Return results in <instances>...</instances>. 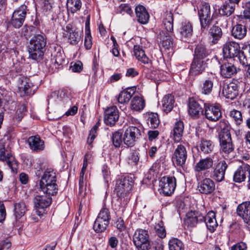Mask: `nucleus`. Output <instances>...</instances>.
I'll return each instance as SVG.
<instances>
[{"mask_svg":"<svg viewBox=\"0 0 250 250\" xmlns=\"http://www.w3.org/2000/svg\"><path fill=\"white\" fill-rule=\"evenodd\" d=\"M180 32L183 37L186 38L190 37L193 32V27L191 23L187 21L182 22Z\"/></svg>","mask_w":250,"mask_h":250,"instance_id":"42","label":"nucleus"},{"mask_svg":"<svg viewBox=\"0 0 250 250\" xmlns=\"http://www.w3.org/2000/svg\"><path fill=\"white\" fill-rule=\"evenodd\" d=\"M135 10L138 21L143 24L147 23L149 19V15L146 8L143 5H139L136 7Z\"/></svg>","mask_w":250,"mask_h":250,"instance_id":"27","label":"nucleus"},{"mask_svg":"<svg viewBox=\"0 0 250 250\" xmlns=\"http://www.w3.org/2000/svg\"><path fill=\"white\" fill-rule=\"evenodd\" d=\"M156 232L161 238H165L166 236V231L165 228L163 226V223L161 222L158 223V225L155 227Z\"/></svg>","mask_w":250,"mask_h":250,"instance_id":"61","label":"nucleus"},{"mask_svg":"<svg viewBox=\"0 0 250 250\" xmlns=\"http://www.w3.org/2000/svg\"><path fill=\"white\" fill-rule=\"evenodd\" d=\"M52 202V198L47 194L37 195L34 199L36 208L43 209L48 207Z\"/></svg>","mask_w":250,"mask_h":250,"instance_id":"26","label":"nucleus"},{"mask_svg":"<svg viewBox=\"0 0 250 250\" xmlns=\"http://www.w3.org/2000/svg\"><path fill=\"white\" fill-rule=\"evenodd\" d=\"M3 100L8 103L12 101V93L5 90H2L0 92V101Z\"/></svg>","mask_w":250,"mask_h":250,"instance_id":"60","label":"nucleus"},{"mask_svg":"<svg viewBox=\"0 0 250 250\" xmlns=\"http://www.w3.org/2000/svg\"><path fill=\"white\" fill-rule=\"evenodd\" d=\"M161 103L162 110L166 113L170 112L174 107L175 104L174 96L170 94L165 95Z\"/></svg>","mask_w":250,"mask_h":250,"instance_id":"28","label":"nucleus"},{"mask_svg":"<svg viewBox=\"0 0 250 250\" xmlns=\"http://www.w3.org/2000/svg\"><path fill=\"white\" fill-rule=\"evenodd\" d=\"M240 69L231 62H225L220 66V75L224 78H230L237 74Z\"/></svg>","mask_w":250,"mask_h":250,"instance_id":"18","label":"nucleus"},{"mask_svg":"<svg viewBox=\"0 0 250 250\" xmlns=\"http://www.w3.org/2000/svg\"><path fill=\"white\" fill-rule=\"evenodd\" d=\"M163 24L166 30V32L172 33L173 30V18L171 13H167L163 21Z\"/></svg>","mask_w":250,"mask_h":250,"instance_id":"40","label":"nucleus"},{"mask_svg":"<svg viewBox=\"0 0 250 250\" xmlns=\"http://www.w3.org/2000/svg\"><path fill=\"white\" fill-rule=\"evenodd\" d=\"M112 142L114 146L119 147L123 142V135L119 131H115L112 133Z\"/></svg>","mask_w":250,"mask_h":250,"instance_id":"50","label":"nucleus"},{"mask_svg":"<svg viewBox=\"0 0 250 250\" xmlns=\"http://www.w3.org/2000/svg\"><path fill=\"white\" fill-rule=\"evenodd\" d=\"M40 188L43 192L48 196L55 195L58 193V187L56 184L48 185H40Z\"/></svg>","mask_w":250,"mask_h":250,"instance_id":"45","label":"nucleus"},{"mask_svg":"<svg viewBox=\"0 0 250 250\" xmlns=\"http://www.w3.org/2000/svg\"><path fill=\"white\" fill-rule=\"evenodd\" d=\"M134 54L139 61L144 64H148L150 62L149 58L146 55L145 51L140 45L134 46Z\"/></svg>","mask_w":250,"mask_h":250,"instance_id":"34","label":"nucleus"},{"mask_svg":"<svg viewBox=\"0 0 250 250\" xmlns=\"http://www.w3.org/2000/svg\"><path fill=\"white\" fill-rule=\"evenodd\" d=\"M56 179V172L51 169H47L44 172L40 181V185H46L47 182L50 180Z\"/></svg>","mask_w":250,"mask_h":250,"instance_id":"38","label":"nucleus"},{"mask_svg":"<svg viewBox=\"0 0 250 250\" xmlns=\"http://www.w3.org/2000/svg\"><path fill=\"white\" fill-rule=\"evenodd\" d=\"M132 178L129 176H120L116 181L114 192L118 196L113 207L119 212L123 213L125 209V204H122V197L128 193L133 186Z\"/></svg>","mask_w":250,"mask_h":250,"instance_id":"1","label":"nucleus"},{"mask_svg":"<svg viewBox=\"0 0 250 250\" xmlns=\"http://www.w3.org/2000/svg\"><path fill=\"white\" fill-rule=\"evenodd\" d=\"M38 85H35L31 80L27 77L21 80L19 89L21 96H30L34 94L38 89Z\"/></svg>","mask_w":250,"mask_h":250,"instance_id":"11","label":"nucleus"},{"mask_svg":"<svg viewBox=\"0 0 250 250\" xmlns=\"http://www.w3.org/2000/svg\"><path fill=\"white\" fill-rule=\"evenodd\" d=\"M214 146L211 141L203 139L201 140L198 147L204 153L208 154L212 151Z\"/></svg>","mask_w":250,"mask_h":250,"instance_id":"39","label":"nucleus"},{"mask_svg":"<svg viewBox=\"0 0 250 250\" xmlns=\"http://www.w3.org/2000/svg\"><path fill=\"white\" fill-rule=\"evenodd\" d=\"M119 112L116 106L107 108L104 111V122L106 125H114L118 120Z\"/></svg>","mask_w":250,"mask_h":250,"instance_id":"16","label":"nucleus"},{"mask_svg":"<svg viewBox=\"0 0 250 250\" xmlns=\"http://www.w3.org/2000/svg\"><path fill=\"white\" fill-rule=\"evenodd\" d=\"M27 142L29 148L33 152H39L44 149V142L39 135L29 137Z\"/></svg>","mask_w":250,"mask_h":250,"instance_id":"19","label":"nucleus"},{"mask_svg":"<svg viewBox=\"0 0 250 250\" xmlns=\"http://www.w3.org/2000/svg\"><path fill=\"white\" fill-rule=\"evenodd\" d=\"M148 121L150 122V125L151 128H157L160 123L158 115L156 113L149 114Z\"/></svg>","mask_w":250,"mask_h":250,"instance_id":"51","label":"nucleus"},{"mask_svg":"<svg viewBox=\"0 0 250 250\" xmlns=\"http://www.w3.org/2000/svg\"><path fill=\"white\" fill-rule=\"evenodd\" d=\"M27 111V109L26 106L23 104H20L18 106V109L16 111V115L15 116V118L18 120V121H20L25 115L26 112Z\"/></svg>","mask_w":250,"mask_h":250,"instance_id":"56","label":"nucleus"},{"mask_svg":"<svg viewBox=\"0 0 250 250\" xmlns=\"http://www.w3.org/2000/svg\"><path fill=\"white\" fill-rule=\"evenodd\" d=\"M184 124L182 121L176 123L173 129V134L175 142H179L181 139L184 130Z\"/></svg>","mask_w":250,"mask_h":250,"instance_id":"41","label":"nucleus"},{"mask_svg":"<svg viewBox=\"0 0 250 250\" xmlns=\"http://www.w3.org/2000/svg\"><path fill=\"white\" fill-rule=\"evenodd\" d=\"M197 188L200 193L208 194L214 191L215 184L210 179L205 178L198 183Z\"/></svg>","mask_w":250,"mask_h":250,"instance_id":"22","label":"nucleus"},{"mask_svg":"<svg viewBox=\"0 0 250 250\" xmlns=\"http://www.w3.org/2000/svg\"><path fill=\"white\" fill-rule=\"evenodd\" d=\"M209 34L212 38V42L215 44L222 36V29L218 26L214 25L209 29Z\"/></svg>","mask_w":250,"mask_h":250,"instance_id":"44","label":"nucleus"},{"mask_svg":"<svg viewBox=\"0 0 250 250\" xmlns=\"http://www.w3.org/2000/svg\"><path fill=\"white\" fill-rule=\"evenodd\" d=\"M187 157V151L185 146L182 145H178L172 156L174 164L183 168L185 166Z\"/></svg>","mask_w":250,"mask_h":250,"instance_id":"10","label":"nucleus"},{"mask_svg":"<svg viewBox=\"0 0 250 250\" xmlns=\"http://www.w3.org/2000/svg\"><path fill=\"white\" fill-rule=\"evenodd\" d=\"M0 159L6 161L7 165L11 168V171L13 173H17L18 168V162L11 154L7 153L5 155V148L1 143H0Z\"/></svg>","mask_w":250,"mask_h":250,"instance_id":"14","label":"nucleus"},{"mask_svg":"<svg viewBox=\"0 0 250 250\" xmlns=\"http://www.w3.org/2000/svg\"><path fill=\"white\" fill-rule=\"evenodd\" d=\"M139 152L137 150H132L128 157L127 162L130 165L133 166L137 165L139 160Z\"/></svg>","mask_w":250,"mask_h":250,"instance_id":"52","label":"nucleus"},{"mask_svg":"<svg viewBox=\"0 0 250 250\" xmlns=\"http://www.w3.org/2000/svg\"><path fill=\"white\" fill-rule=\"evenodd\" d=\"M241 52L239 44L235 42H229L224 45L223 53L225 58L239 59Z\"/></svg>","mask_w":250,"mask_h":250,"instance_id":"12","label":"nucleus"},{"mask_svg":"<svg viewBox=\"0 0 250 250\" xmlns=\"http://www.w3.org/2000/svg\"><path fill=\"white\" fill-rule=\"evenodd\" d=\"M247 28L244 25L237 24L231 29V35L238 40L243 39L247 34Z\"/></svg>","mask_w":250,"mask_h":250,"instance_id":"32","label":"nucleus"},{"mask_svg":"<svg viewBox=\"0 0 250 250\" xmlns=\"http://www.w3.org/2000/svg\"><path fill=\"white\" fill-rule=\"evenodd\" d=\"M46 38L43 34L34 36L30 41L28 45L29 57L34 60L42 59L44 55Z\"/></svg>","mask_w":250,"mask_h":250,"instance_id":"2","label":"nucleus"},{"mask_svg":"<svg viewBox=\"0 0 250 250\" xmlns=\"http://www.w3.org/2000/svg\"><path fill=\"white\" fill-rule=\"evenodd\" d=\"M216 77L211 76L203 80L200 85V91L202 94L206 95H210L213 89L214 82Z\"/></svg>","mask_w":250,"mask_h":250,"instance_id":"23","label":"nucleus"},{"mask_svg":"<svg viewBox=\"0 0 250 250\" xmlns=\"http://www.w3.org/2000/svg\"><path fill=\"white\" fill-rule=\"evenodd\" d=\"M66 28L67 32L68 42L72 45L78 44L81 39V35L74 28H70L69 26H67Z\"/></svg>","mask_w":250,"mask_h":250,"instance_id":"33","label":"nucleus"},{"mask_svg":"<svg viewBox=\"0 0 250 250\" xmlns=\"http://www.w3.org/2000/svg\"><path fill=\"white\" fill-rule=\"evenodd\" d=\"M207 67V63L205 60L193 58L190 65V73L194 75H197L202 73Z\"/></svg>","mask_w":250,"mask_h":250,"instance_id":"24","label":"nucleus"},{"mask_svg":"<svg viewBox=\"0 0 250 250\" xmlns=\"http://www.w3.org/2000/svg\"><path fill=\"white\" fill-rule=\"evenodd\" d=\"M220 151L225 154H229L232 152L234 146L232 142L230 133L229 127L225 126L219 134Z\"/></svg>","mask_w":250,"mask_h":250,"instance_id":"3","label":"nucleus"},{"mask_svg":"<svg viewBox=\"0 0 250 250\" xmlns=\"http://www.w3.org/2000/svg\"><path fill=\"white\" fill-rule=\"evenodd\" d=\"M210 53V50L206 46L201 44H198L195 48L194 58L205 60Z\"/></svg>","mask_w":250,"mask_h":250,"instance_id":"35","label":"nucleus"},{"mask_svg":"<svg viewBox=\"0 0 250 250\" xmlns=\"http://www.w3.org/2000/svg\"><path fill=\"white\" fill-rule=\"evenodd\" d=\"M248 178L250 181V166L247 164H243L234 172L233 179L236 183H241Z\"/></svg>","mask_w":250,"mask_h":250,"instance_id":"13","label":"nucleus"},{"mask_svg":"<svg viewBox=\"0 0 250 250\" xmlns=\"http://www.w3.org/2000/svg\"><path fill=\"white\" fill-rule=\"evenodd\" d=\"M24 21V19H21V18H16V17L12 15L11 23L15 28H20L23 24Z\"/></svg>","mask_w":250,"mask_h":250,"instance_id":"63","label":"nucleus"},{"mask_svg":"<svg viewBox=\"0 0 250 250\" xmlns=\"http://www.w3.org/2000/svg\"><path fill=\"white\" fill-rule=\"evenodd\" d=\"M108 225L109 222L97 218L93 225V229L98 233L102 232L106 229Z\"/></svg>","mask_w":250,"mask_h":250,"instance_id":"47","label":"nucleus"},{"mask_svg":"<svg viewBox=\"0 0 250 250\" xmlns=\"http://www.w3.org/2000/svg\"><path fill=\"white\" fill-rule=\"evenodd\" d=\"M235 5L230 2L226 3L219 8L218 11L220 15L229 17L234 12Z\"/></svg>","mask_w":250,"mask_h":250,"instance_id":"37","label":"nucleus"},{"mask_svg":"<svg viewBox=\"0 0 250 250\" xmlns=\"http://www.w3.org/2000/svg\"><path fill=\"white\" fill-rule=\"evenodd\" d=\"M247 244L243 242L237 243L231 247V250H247Z\"/></svg>","mask_w":250,"mask_h":250,"instance_id":"64","label":"nucleus"},{"mask_svg":"<svg viewBox=\"0 0 250 250\" xmlns=\"http://www.w3.org/2000/svg\"><path fill=\"white\" fill-rule=\"evenodd\" d=\"M203 109L201 105L193 98H190L188 103V113L191 117L198 118L203 114Z\"/></svg>","mask_w":250,"mask_h":250,"instance_id":"25","label":"nucleus"},{"mask_svg":"<svg viewBox=\"0 0 250 250\" xmlns=\"http://www.w3.org/2000/svg\"><path fill=\"white\" fill-rule=\"evenodd\" d=\"M239 82L233 79L228 84H225L222 89V94L227 99L233 100L238 94Z\"/></svg>","mask_w":250,"mask_h":250,"instance_id":"9","label":"nucleus"},{"mask_svg":"<svg viewBox=\"0 0 250 250\" xmlns=\"http://www.w3.org/2000/svg\"><path fill=\"white\" fill-rule=\"evenodd\" d=\"M187 218L185 222L188 227L193 228L197 224L204 222L205 221V216L201 212L196 211H191L187 214Z\"/></svg>","mask_w":250,"mask_h":250,"instance_id":"15","label":"nucleus"},{"mask_svg":"<svg viewBox=\"0 0 250 250\" xmlns=\"http://www.w3.org/2000/svg\"><path fill=\"white\" fill-rule=\"evenodd\" d=\"M26 211V208L24 203L20 202L15 204L14 215L17 219H20L23 216Z\"/></svg>","mask_w":250,"mask_h":250,"instance_id":"46","label":"nucleus"},{"mask_svg":"<svg viewBox=\"0 0 250 250\" xmlns=\"http://www.w3.org/2000/svg\"><path fill=\"white\" fill-rule=\"evenodd\" d=\"M27 6L24 4L22 5L15 10L13 12V16H14L16 18H21V19L25 20L27 14Z\"/></svg>","mask_w":250,"mask_h":250,"instance_id":"53","label":"nucleus"},{"mask_svg":"<svg viewBox=\"0 0 250 250\" xmlns=\"http://www.w3.org/2000/svg\"><path fill=\"white\" fill-rule=\"evenodd\" d=\"M159 46L161 49L164 50H172L174 45L173 39L170 35V34L162 31L159 35Z\"/></svg>","mask_w":250,"mask_h":250,"instance_id":"17","label":"nucleus"},{"mask_svg":"<svg viewBox=\"0 0 250 250\" xmlns=\"http://www.w3.org/2000/svg\"><path fill=\"white\" fill-rule=\"evenodd\" d=\"M133 242L138 250H149L151 248L147 230L137 229L133 235Z\"/></svg>","mask_w":250,"mask_h":250,"instance_id":"4","label":"nucleus"},{"mask_svg":"<svg viewBox=\"0 0 250 250\" xmlns=\"http://www.w3.org/2000/svg\"><path fill=\"white\" fill-rule=\"evenodd\" d=\"M159 187L164 195L170 196L176 187V178L172 176H163L159 181Z\"/></svg>","mask_w":250,"mask_h":250,"instance_id":"7","label":"nucleus"},{"mask_svg":"<svg viewBox=\"0 0 250 250\" xmlns=\"http://www.w3.org/2000/svg\"><path fill=\"white\" fill-rule=\"evenodd\" d=\"M97 218H100L101 220H104L109 223L110 215L109 210L106 208H102L100 210Z\"/></svg>","mask_w":250,"mask_h":250,"instance_id":"57","label":"nucleus"},{"mask_svg":"<svg viewBox=\"0 0 250 250\" xmlns=\"http://www.w3.org/2000/svg\"><path fill=\"white\" fill-rule=\"evenodd\" d=\"M79 195L82 197H84L86 194V183L84 181L83 177H79Z\"/></svg>","mask_w":250,"mask_h":250,"instance_id":"59","label":"nucleus"},{"mask_svg":"<svg viewBox=\"0 0 250 250\" xmlns=\"http://www.w3.org/2000/svg\"><path fill=\"white\" fill-rule=\"evenodd\" d=\"M141 126H130L123 134V142L128 147L135 145L136 142L141 137L142 132Z\"/></svg>","mask_w":250,"mask_h":250,"instance_id":"5","label":"nucleus"},{"mask_svg":"<svg viewBox=\"0 0 250 250\" xmlns=\"http://www.w3.org/2000/svg\"><path fill=\"white\" fill-rule=\"evenodd\" d=\"M145 106L144 100L139 96H135L131 102V108L135 111H140L144 109Z\"/></svg>","mask_w":250,"mask_h":250,"instance_id":"43","label":"nucleus"},{"mask_svg":"<svg viewBox=\"0 0 250 250\" xmlns=\"http://www.w3.org/2000/svg\"><path fill=\"white\" fill-rule=\"evenodd\" d=\"M239 60L243 66H247L250 64V44L243 45L239 56Z\"/></svg>","mask_w":250,"mask_h":250,"instance_id":"30","label":"nucleus"},{"mask_svg":"<svg viewBox=\"0 0 250 250\" xmlns=\"http://www.w3.org/2000/svg\"><path fill=\"white\" fill-rule=\"evenodd\" d=\"M213 165V160L210 157H207L205 159H201L196 163L194 169L196 171L201 172L207 170L212 168Z\"/></svg>","mask_w":250,"mask_h":250,"instance_id":"29","label":"nucleus"},{"mask_svg":"<svg viewBox=\"0 0 250 250\" xmlns=\"http://www.w3.org/2000/svg\"><path fill=\"white\" fill-rule=\"evenodd\" d=\"M198 14L201 29L203 30L208 29L212 20L209 4L205 3L202 4L198 9Z\"/></svg>","mask_w":250,"mask_h":250,"instance_id":"6","label":"nucleus"},{"mask_svg":"<svg viewBox=\"0 0 250 250\" xmlns=\"http://www.w3.org/2000/svg\"><path fill=\"white\" fill-rule=\"evenodd\" d=\"M205 117L209 121L216 122L222 117L221 107L218 104H204Z\"/></svg>","mask_w":250,"mask_h":250,"instance_id":"8","label":"nucleus"},{"mask_svg":"<svg viewBox=\"0 0 250 250\" xmlns=\"http://www.w3.org/2000/svg\"><path fill=\"white\" fill-rule=\"evenodd\" d=\"M136 89L135 86L125 88L119 93L117 99L118 102L123 104V107H124V104L127 103L134 94Z\"/></svg>","mask_w":250,"mask_h":250,"instance_id":"21","label":"nucleus"},{"mask_svg":"<svg viewBox=\"0 0 250 250\" xmlns=\"http://www.w3.org/2000/svg\"><path fill=\"white\" fill-rule=\"evenodd\" d=\"M82 5L81 0H67L66 9L67 12L74 14L81 9Z\"/></svg>","mask_w":250,"mask_h":250,"instance_id":"36","label":"nucleus"},{"mask_svg":"<svg viewBox=\"0 0 250 250\" xmlns=\"http://www.w3.org/2000/svg\"><path fill=\"white\" fill-rule=\"evenodd\" d=\"M100 125V123L97 122L94 126L91 128L89 132V136L87 138V143L91 144L93 140L96 137L97 130Z\"/></svg>","mask_w":250,"mask_h":250,"instance_id":"58","label":"nucleus"},{"mask_svg":"<svg viewBox=\"0 0 250 250\" xmlns=\"http://www.w3.org/2000/svg\"><path fill=\"white\" fill-rule=\"evenodd\" d=\"M229 116L234 120L236 125H239L242 122V116L240 111L234 109L230 112Z\"/></svg>","mask_w":250,"mask_h":250,"instance_id":"54","label":"nucleus"},{"mask_svg":"<svg viewBox=\"0 0 250 250\" xmlns=\"http://www.w3.org/2000/svg\"><path fill=\"white\" fill-rule=\"evenodd\" d=\"M117 13L122 15L126 13L131 16L133 14V11L127 4H121L117 9Z\"/></svg>","mask_w":250,"mask_h":250,"instance_id":"55","label":"nucleus"},{"mask_svg":"<svg viewBox=\"0 0 250 250\" xmlns=\"http://www.w3.org/2000/svg\"><path fill=\"white\" fill-rule=\"evenodd\" d=\"M65 55L61 48L53 55L52 61H54V65L56 68L62 65L65 62Z\"/></svg>","mask_w":250,"mask_h":250,"instance_id":"48","label":"nucleus"},{"mask_svg":"<svg viewBox=\"0 0 250 250\" xmlns=\"http://www.w3.org/2000/svg\"><path fill=\"white\" fill-rule=\"evenodd\" d=\"M169 250H184L182 242L177 238H172L168 242Z\"/></svg>","mask_w":250,"mask_h":250,"instance_id":"49","label":"nucleus"},{"mask_svg":"<svg viewBox=\"0 0 250 250\" xmlns=\"http://www.w3.org/2000/svg\"><path fill=\"white\" fill-rule=\"evenodd\" d=\"M228 165L224 160L220 161L215 166L212 174V178L217 182H221L224 179L225 172Z\"/></svg>","mask_w":250,"mask_h":250,"instance_id":"20","label":"nucleus"},{"mask_svg":"<svg viewBox=\"0 0 250 250\" xmlns=\"http://www.w3.org/2000/svg\"><path fill=\"white\" fill-rule=\"evenodd\" d=\"M205 222L208 229L213 232L218 226L215 218V213L213 211H209L205 217Z\"/></svg>","mask_w":250,"mask_h":250,"instance_id":"31","label":"nucleus"},{"mask_svg":"<svg viewBox=\"0 0 250 250\" xmlns=\"http://www.w3.org/2000/svg\"><path fill=\"white\" fill-rule=\"evenodd\" d=\"M92 37L90 35L89 29L85 31V35L84 39V46L86 49H89L92 46Z\"/></svg>","mask_w":250,"mask_h":250,"instance_id":"62","label":"nucleus"}]
</instances>
